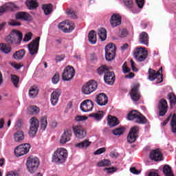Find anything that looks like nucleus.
Here are the masks:
<instances>
[{"label":"nucleus","instance_id":"nucleus-10","mask_svg":"<svg viewBox=\"0 0 176 176\" xmlns=\"http://www.w3.org/2000/svg\"><path fill=\"white\" fill-rule=\"evenodd\" d=\"M116 46L113 43H109L105 47V58L107 61H111L115 58Z\"/></svg>","mask_w":176,"mask_h":176},{"label":"nucleus","instance_id":"nucleus-33","mask_svg":"<svg viewBox=\"0 0 176 176\" xmlns=\"http://www.w3.org/2000/svg\"><path fill=\"white\" fill-rule=\"evenodd\" d=\"M88 41L91 45H96L97 43V34L95 31H91L88 34Z\"/></svg>","mask_w":176,"mask_h":176},{"label":"nucleus","instance_id":"nucleus-47","mask_svg":"<svg viewBox=\"0 0 176 176\" xmlns=\"http://www.w3.org/2000/svg\"><path fill=\"white\" fill-rule=\"evenodd\" d=\"M123 133H124V128L123 127L116 129L113 131V134H114V135H122Z\"/></svg>","mask_w":176,"mask_h":176},{"label":"nucleus","instance_id":"nucleus-20","mask_svg":"<svg viewBox=\"0 0 176 176\" xmlns=\"http://www.w3.org/2000/svg\"><path fill=\"white\" fill-rule=\"evenodd\" d=\"M170 120V127L172 133H176V115L169 116L168 118L162 123V126H166Z\"/></svg>","mask_w":176,"mask_h":176},{"label":"nucleus","instance_id":"nucleus-52","mask_svg":"<svg viewBox=\"0 0 176 176\" xmlns=\"http://www.w3.org/2000/svg\"><path fill=\"white\" fill-rule=\"evenodd\" d=\"M136 4L139 9H142L145 4V0H135Z\"/></svg>","mask_w":176,"mask_h":176},{"label":"nucleus","instance_id":"nucleus-46","mask_svg":"<svg viewBox=\"0 0 176 176\" xmlns=\"http://www.w3.org/2000/svg\"><path fill=\"white\" fill-rule=\"evenodd\" d=\"M0 50L3 52V53H5L6 54H8V53H10V47L3 44L1 43L0 44Z\"/></svg>","mask_w":176,"mask_h":176},{"label":"nucleus","instance_id":"nucleus-29","mask_svg":"<svg viewBox=\"0 0 176 176\" xmlns=\"http://www.w3.org/2000/svg\"><path fill=\"white\" fill-rule=\"evenodd\" d=\"M14 140L16 142H21L24 140V132L22 130H18L14 133Z\"/></svg>","mask_w":176,"mask_h":176},{"label":"nucleus","instance_id":"nucleus-37","mask_svg":"<svg viewBox=\"0 0 176 176\" xmlns=\"http://www.w3.org/2000/svg\"><path fill=\"white\" fill-rule=\"evenodd\" d=\"M24 56H25V50H20L13 54V58L15 60H21Z\"/></svg>","mask_w":176,"mask_h":176},{"label":"nucleus","instance_id":"nucleus-42","mask_svg":"<svg viewBox=\"0 0 176 176\" xmlns=\"http://www.w3.org/2000/svg\"><path fill=\"white\" fill-rule=\"evenodd\" d=\"M163 172L166 176H174L173 172H171V168L168 165H165L164 166Z\"/></svg>","mask_w":176,"mask_h":176},{"label":"nucleus","instance_id":"nucleus-9","mask_svg":"<svg viewBox=\"0 0 176 176\" xmlns=\"http://www.w3.org/2000/svg\"><path fill=\"white\" fill-rule=\"evenodd\" d=\"M40 41L41 37H36L28 45L29 53L30 54H31V56H35L38 54V51L39 50Z\"/></svg>","mask_w":176,"mask_h":176},{"label":"nucleus","instance_id":"nucleus-36","mask_svg":"<svg viewBox=\"0 0 176 176\" xmlns=\"http://www.w3.org/2000/svg\"><path fill=\"white\" fill-rule=\"evenodd\" d=\"M26 6L30 10L36 9V8L38 6V1H36V0H26Z\"/></svg>","mask_w":176,"mask_h":176},{"label":"nucleus","instance_id":"nucleus-55","mask_svg":"<svg viewBox=\"0 0 176 176\" xmlns=\"http://www.w3.org/2000/svg\"><path fill=\"white\" fill-rule=\"evenodd\" d=\"M124 3L126 8H133V1L132 0H124Z\"/></svg>","mask_w":176,"mask_h":176},{"label":"nucleus","instance_id":"nucleus-24","mask_svg":"<svg viewBox=\"0 0 176 176\" xmlns=\"http://www.w3.org/2000/svg\"><path fill=\"white\" fill-rule=\"evenodd\" d=\"M16 9V4L13 3H6L0 6V16H2L7 10H14Z\"/></svg>","mask_w":176,"mask_h":176},{"label":"nucleus","instance_id":"nucleus-51","mask_svg":"<svg viewBox=\"0 0 176 176\" xmlns=\"http://www.w3.org/2000/svg\"><path fill=\"white\" fill-rule=\"evenodd\" d=\"M32 39V34L29 32L25 34V36L23 38V42H30Z\"/></svg>","mask_w":176,"mask_h":176},{"label":"nucleus","instance_id":"nucleus-62","mask_svg":"<svg viewBox=\"0 0 176 176\" xmlns=\"http://www.w3.org/2000/svg\"><path fill=\"white\" fill-rule=\"evenodd\" d=\"M12 67L15 68V69H20L21 68V65L20 64H12Z\"/></svg>","mask_w":176,"mask_h":176},{"label":"nucleus","instance_id":"nucleus-40","mask_svg":"<svg viewBox=\"0 0 176 176\" xmlns=\"http://www.w3.org/2000/svg\"><path fill=\"white\" fill-rule=\"evenodd\" d=\"M43 10L46 16L50 14L53 12V6L52 4H45L43 6Z\"/></svg>","mask_w":176,"mask_h":176},{"label":"nucleus","instance_id":"nucleus-25","mask_svg":"<svg viewBox=\"0 0 176 176\" xmlns=\"http://www.w3.org/2000/svg\"><path fill=\"white\" fill-rule=\"evenodd\" d=\"M150 159L155 162H160L163 159V155L159 149L153 150L150 153Z\"/></svg>","mask_w":176,"mask_h":176},{"label":"nucleus","instance_id":"nucleus-27","mask_svg":"<svg viewBox=\"0 0 176 176\" xmlns=\"http://www.w3.org/2000/svg\"><path fill=\"white\" fill-rule=\"evenodd\" d=\"M15 18L16 20H24L25 21H27L31 19V15L27 12H19L16 14Z\"/></svg>","mask_w":176,"mask_h":176},{"label":"nucleus","instance_id":"nucleus-11","mask_svg":"<svg viewBox=\"0 0 176 176\" xmlns=\"http://www.w3.org/2000/svg\"><path fill=\"white\" fill-rule=\"evenodd\" d=\"M163 72V68L160 67L158 72H156L152 69H148V80L153 81L155 79L157 80V83H162L163 82V77L160 75Z\"/></svg>","mask_w":176,"mask_h":176},{"label":"nucleus","instance_id":"nucleus-26","mask_svg":"<svg viewBox=\"0 0 176 176\" xmlns=\"http://www.w3.org/2000/svg\"><path fill=\"white\" fill-rule=\"evenodd\" d=\"M104 80L107 85H113L115 82V74L113 72H108L104 76Z\"/></svg>","mask_w":176,"mask_h":176},{"label":"nucleus","instance_id":"nucleus-63","mask_svg":"<svg viewBox=\"0 0 176 176\" xmlns=\"http://www.w3.org/2000/svg\"><path fill=\"white\" fill-rule=\"evenodd\" d=\"M125 78L126 79H131V78H134V73H130L129 74L126 75Z\"/></svg>","mask_w":176,"mask_h":176},{"label":"nucleus","instance_id":"nucleus-60","mask_svg":"<svg viewBox=\"0 0 176 176\" xmlns=\"http://www.w3.org/2000/svg\"><path fill=\"white\" fill-rule=\"evenodd\" d=\"M104 171H107V174H111V173H115V168H105Z\"/></svg>","mask_w":176,"mask_h":176},{"label":"nucleus","instance_id":"nucleus-22","mask_svg":"<svg viewBox=\"0 0 176 176\" xmlns=\"http://www.w3.org/2000/svg\"><path fill=\"white\" fill-rule=\"evenodd\" d=\"M60 96H61V89H57L52 93L50 101L53 107H56V105H57Z\"/></svg>","mask_w":176,"mask_h":176},{"label":"nucleus","instance_id":"nucleus-3","mask_svg":"<svg viewBox=\"0 0 176 176\" xmlns=\"http://www.w3.org/2000/svg\"><path fill=\"white\" fill-rule=\"evenodd\" d=\"M98 85L94 80H90L87 83L84 84L82 87L81 91L83 94L89 96L94 93L95 90H97Z\"/></svg>","mask_w":176,"mask_h":176},{"label":"nucleus","instance_id":"nucleus-17","mask_svg":"<svg viewBox=\"0 0 176 176\" xmlns=\"http://www.w3.org/2000/svg\"><path fill=\"white\" fill-rule=\"evenodd\" d=\"M73 131L76 138L82 140L86 137V131H85L83 127L80 126H74L73 128Z\"/></svg>","mask_w":176,"mask_h":176},{"label":"nucleus","instance_id":"nucleus-28","mask_svg":"<svg viewBox=\"0 0 176 176\" xmlns=\"http://www.w3.org/2000/svg\"><path fill=\"white\" fill-rule=\"evenodd\" d=\"M90 145H91V142L87 140H85L80 143L76 144L74 146L75 148H78L79 149H87Z\"/></svg>","mask_w":176,"mask_h":176},{"label":"nucleus","instance_id":"nucleus-58","mask_svg":"<svg viewBox=\"0 0 176 176\" xmlns=\"http://www.w3.org/2000/svg\"><path fill=\"white\" fill-rule=\"evenodd\" d=\"M130 171L132 173V174H135L136 175H138V174L141 173V170H136L134 167L131 168Z\"/></svg>","mask_w":176,"mask_h":176},{"label":"nucleus","instance_id":"nucleus-1","mask_svg":"<svg viewBox=\"0 0 176 176\" xmlns=\"http://www.w3.org/2000/svg\"><path fill=\"white\" fill-rule=\"evenodd\" d=\"M67 159L68 151L67 148L63 147L57 148L52 155V162L54 163H57L58 164L65 163Z\"/></svg>","mask_w":176,"mask_h":176},{"label":"nucleus","instance_id":"nucleus-30","mask_svg":"<svg viewBox=\"0 0 176 176\" xmlns=\"http://www.w3.org/2000/svg\"><path fill=\"white\" fill-rule=\"evenodd\" d=\"M139 42L143 45H148L149 42V36L148 33L143 32L139 36Z\"/></svg>","mask_w":176,"mask_h":176},{"label":"nucleus","instance_id":"nucleus-14","mask_svg":"<svg viewBox=\"0 0 176 176\" xmlns=\"http://www.w3.org/2000/svg\"><path fill=\"white\" fill-rule=\"evenodd\" d=\"M72 137V131L69 129H66L60 135V138L59 139V142L62 145H64L67 144V142H69V141H71Z\"/></svg>","mask_w":176,"mask_h":176},{"label":"nucleus","instance_id":"nucleus-16","mask_svg":"<svg viewBox=\"0 0 176 176\" xmlns=\"http://www.w3.org/2000/svg\"><path fill=\"white\" fill-rule=\"evenodd\" d=\"M138 87H140V85L138 83L133 84L132 85V89L130 91V96L133 101H138V100L141 98L140 92H138Z\"/></svg>","mask_w":176,"mask_h":176},{"label":"nucleus","instance_id":"nucleus-54","mask_svg":"<svg viewBox=\"0 0 176 176\" xmlns=\"http://www.w3.org/2000/svg\"><path fill=\"white\" fill-rule=\"evenodd\" d=\"M122 71L124 74H129L130 72V68L127 67V63H124L122 65Z\"/></svg>","mask_w":176,"mask_h":176},{"label":"nucleus","instance_id":"nucleus-64","mask_svg":"<svg viewBox=\"0 0 176 176\" xmlns=\"http://www.w3.org/2000/svg\"><path fill=\"white\" fill-rule=\"evenodd\" d=\"M7 176H19V175L13 171L10 172L7 174Z\"/></svg>","mask_w":176,"mask_h":176},{"label":"nucleus","instance_id":"nucleus-31","mask_svg":"<svg viewBox=\"0 0 176 176\" xmlns=\"http://www.w3.org/2000/svg\"><path fill=\"white\" fill-rule=\"evenodd\" d=\"M107 122L110 127H115V126H118V124H119V120L118 118L111 116H109L107 117Z\"/></svg>","mask_w":176,"mask_h":176},{"label":"nucleus","instance_id":"nucleus-43","mask_svg":"<svg viewBox=\"0 0 176 176\" xmlns=\"http://www.w3.org/2000/svg\"><path fill=\"white\" fill-rule=\"evenodd\" d=\"M109 72V69L106 65H102L98 69V74L99 75H105V74H107Z\"/></svg>","mask_w":176,"mask_h":176},{"label":"nucleus","instance_id":"nucleus-6","mask_svg":"<svg viewBox=\"0 0 176 176\" xmlns=\"http://www.w3.org/2000/svg\"><path fill=\"white\" fill-rule=\"evenodd\" d=\"M133 56L137 61H144L148 57V51L142 47H138L133 52Z\"/></svg>","mask_w":176,"mask_h":176},{"label":"nucleus","instance_id":"nucleus-57","mask_svg":"<svg viewBox=\"0 0 176 176\" xmlns=\"http://www.w3.org/2000/svg\"><path fill=\"white\" fill-rule=\"evenodd\" d=\"M16 127H19V129H21L23 127V120L19 119L16 122L15 124Z\"/></svg>","mask_w":176,"mask_h":176},{"label":"nucleus","instance_id":"nucleus-19","mask_svg":"<svg viewBox=\"0 0 176 176\" xmlns=\"http://www.w3.org/2000/svg\"><path fill=\"white\" fill-rule=\"evenodd\" d=\"M95 101L98 105L102 107L108 104V97L105 94L101 93L96 96Z\"/></svg>","mask_w":176,"mask_h":176},{"label":"nucleus","instance_id":"nucleus-49","mask_svg":"<svg viewBox=\"0 0 176 176\" xmlns=\"http://www.w3.org/2000/svg\"><path fill=\"white\" fill-rule=\"evenodd\" d=\"M8 25L12 27H20V25H21V23L16 20L11 19L8 21Z\"/></svg>","mask_w":176,"mask_h":176},{"label":"nucleus","instance_id":"nucleus-4","mask_svg":"<svg viewBox=\"0 0 176 176\" xmlns=\"http://www.w3.org/2000/svg\"><path fill=\"white\" fill-rule=\"evenodd\" d=\"M127 118L129 120H133L135 123H138L139 124H144V123H146V118L137 111H131L128 114Z\"/></svg>","mask_w":176,"mask_h":176},{"label":"nucleus","instance_id":"nucleus-12","mask_svg":"<svg viewBox=\"0 0 176 176\" xmlns=\"http://www.w3.org/2000/svg\"><path fill=\"white\" fill-rule=\"evenodd\" d=\"M30 148H31L30 144H24L18 146L14 149L15 156H16V157H20V156H24V155H27V153L30 152Z\"/></svg>","mask_w":176,"mask_h":176},{"label":"nucleus","instance_id":"nucleus-41","mask_svg":"<svg viewBox=\"0 0 176 176\" xmlns=\"http://www.w3.org/2000/svg\"><path fill=\"white\" fill-rule=\"evenodd\" d=\"M98 167H108L111 166V161L109 160H102L97 163Z\"/></svg>","mask_w":176,"mask_h":176},{"label":"nucleus","instance_id":"nucleus-45","mask_svg":"<svg viewBox=\"0 0 176 176\" xmlns=\"http://www.w3.org/2000/svg\"><path fill=\"white\" fill-rule=\"evenodd\" d=\"M168 98L170 102V107H174L176 103V96L173 93H170L168 95Z\"/></svg>","mask_w":176,"mask_h":176},{"label":"nucleus","instance_id":"nucleus-5","mask_svg":"<svg viewBox=\"0 0 176 176\" xmlns=\"http://www.w3.org/2000/svg\"><path fill=\"white\" fill-rule=\"evenodd\" d=\"M26 166L28 171L30 174H34L38 170V167H39V159L38 157H29L27 160Z\"/></svg>","mask_w":176,"mask_h":176},{"label":"nucleus","instance_id":"nucleus-61","mask_svg":"<svg viewBox=\"0 0 176 176\" xmlns=\"http://www.w3.org/2000/svg\"><path fill=\"white\" fill-rule=\"evenodd\" d=\"M64 60V55L58 56L56 57V63H58L60 61H63Z\"/></svg>","mask_w":176,"mask_h":176},{"label":"nucleus","instance_id":"nucleus-38","mask_svg":"<svg viewBox=\"0 0 176 176\" xmlns=\"http://www.w3.org/2000/svg\"><path fill=\"white\" fill-rule=\"evenodd\" d=\"M91 118H94L95 120H101L104 118V111H99L96 113H92L89 115Z\"/></svg>","mask_w":176,"mask_h":176},{"label":"nucleus","instance_id":"nucleus-7","mask_svg":"<svg viewBox=\"0 0 176 176\" xmlns=\"http://www.w3.org/2000/svg\"><path fill=\"white\" fill-rule=\"evenodd\" d=\"M30 130L28 134L30 137H34L36 133H38V129H39V120L36 117H32L29 120Z\"/></svg>","mask_w":176,"mask_h":176},{"label":"nucleus","instance_id":"nucleus-56","mask_svg":"<svg viewBox=\"0 0 176 176\" xmlns=\"http://www.w3.org/2000/svg\"><path fill=\"white\" fill-rule=\"evenodd\" d=\"M106 149L104 147L100 148L98 150H96L94 153V155H101L102 153H104L105 152Z\"/></svg>","mask_w":176,"mask_h":176},{"label":"nucleus","instance_id":"nucleus-32","mask_svg":"<svg viewBox=\"0 0 176 176\" xmlns=\"http://www.w3.org/2000/svg\"><path fill=\"white\" fill-rule=\"evenodd\" d=\"M39 93V89L36 86H32L29 89V97L30 98H35Z\"/></svg>","mask_w":176,"mask_h":176},{"label":"nucleus","instance_id":"nucleus-34","mask_svg":"<svg viewBox=\"0 0 176 176\" xmlns=\"http://www.w3.org/2000/svg\"><path fill=\"white\" fill-rule=\"evenodd\" d=\"M39 107L36 106H30L27 109L28 115H38L39 113Z\"/></svg>","mask_w":176,"mask_h":176},{"label":"nucleus","instance_id":"nucleus-23","mask_svg":"<svg viewBox=\"0 0 176 176\" xmlns=\"http://www.w3.org/2000/svg\"><path fill=\"white\" fill-rule=\"evenodd\" d=\"M110 24L113 28L120 25V24H122V17L119 14H113L111 16Z\"/></svg>","mask_w":176,"mask_h":176},{"label":"nucleus","instance_id":"nucleus-35","mask_svg":"<svg viewBox=\"0 0 176 176\" xmlns=\"http://www.w3.org/2000/svg\"><path fill=\"white\" fill-rule=\"evenodd\" d=\"M98 34L99 36V39L104 42L107 39V30L103 28H100L98 30Z\"/></svg>","mask_w":176,"mask_h":176},{"label":"nucleus","instance_id":"nucleus-13","mask_svg":"<svg viewBox=\"0 0 176 176\" xmlns=\"http://www.w3.org/2000/svg\"><path fill=\"white\" fill-rule=\"evenodd\" d=\"M75 76V69L72 66H67L62 74L63 80L69 81Z\"/></svg>","mask_w":176,"mask_h":176},{"label":"nucleus","instance_id":"nucleus-53","mask_svg":"<svg viewBox=\"0 0 176 176\" xmlns=\"http://www.w3.org/2000/svg\"><path fill=\"white\" fill-rule=\"evenodd\" d=\"M76 122H83V120H87V117L85 116H77L75 118Z\"/></svg>","mask_w":176,"mask_h":176},{"label":"nucleus","instance_id":"nucleus-18","mask_svg":"<svg viewBox=\"0 0 176 176\" xmlns=\"http://www.w3.org/2000/svg\"><path fill=\"white\" fill-rule=\"evenodd\" d=\"M138 126H133L131 128L128 136L127 141L129 144H133L137 140V133H138Z\"/></svg>","mask_w":176,"mask_h":176},{"label":"nucleus","instance_id":"nucleus-59","mask_svg":"<svg viewBox=\"0 0 176 176\" xmlns=\"http://www.w3.org/2000/svg\"><path fill=\"white\" fill-rule=\"evenodd\" d=\"M131 67L132 71H133V72H137L138 71V69H137L135 68V63H134V61L133 60H131Z\"/></svg>","mask_w":176,"mask_h":176},{"label":"nucleus","instance_id":"nucleus-15","mask_svg":"<svg viewBox=\"0 0 176 176\" xmlns=\"http://www.w3.org/2000/svg\"><path fill=\"white\" fill-rule=\"evenodd\" d=\"M80 108L82 112H90L93 111L94 104L93 103V101L87 99L81 102Z\"/></svg>","mask_w":176,"mask_h":176},{"label":"nucleus","instance_id":"nucleus-50","mask_svg":"<svg viewBox=\"0 0 176 176\" xmlns=\"http://www.w3.org/2000/svg\"><path fill=\"white\" fill-rule=\"evenodd\" d=\"M52 82L54 85H57L60 82V75L58 74H55L52 78Z\"/></svg>","mask_w":176,"mask_h":176},{"label":"nucleus","instance_id":"nucleus-48","mask_svg":"<svg viewBox=\"0 0 176 176\" xmlns=\"http://www.w3.org/2000/svg\"><path fill=\"white\" fill-rule=\"evenodd\" d=\"M66 14H67V16H69V17H71L72 19L77 18L76 13L72 10L67 9L66 10Z\"/></svg>","mask_w":176,"mask_h":176},{"label":"nucleus","instance_id":"nucleus-44","mask_svg":"<svg viewBox=\"0 0 176 176\" xmlns=\"http://www.w3.org/2000/svg\"><path fill=\"white\" fill-rule=\"evenodd\" d=\"M41 129L43 131L46 130V127L47 126V118L45 116L41 117Z\"/></svg>","mask_w":176,"mask_h":176},{"label":"nucleus","instance_id":"nucleus-2","mask_svg":"<svg viewBox=\"0 0 176 176\" xmlns=\"http://www.w3.org/2000/svg\"><path fill=\"white\" fill-rule=\"evenodd\" d=\"M23 41V33L17 30H13L6 38V42L8 45H20Z\"/></svg>","mask_w":176,"mask_h":176},{"label":"nucleus","instance_id":"nucleus-39","mask_svg":"<svg viewBox=\"0 0 176 176\" xmlns=\"http://www.w3.org/2000/svg\"><path fill=\"white\" fill-rule=\"evenodd\" d=\"M10 80L12 85L17 89L20 87V85H19V83H20V78L16 75H11L10 76Z\"/></svg>","mask_w":176,"mask_h":176},{"label":"nucleus","instance_id":"nucleus-8","mask_svg":"<svg viewBox=\"0 0 176 176\" xmlns=\"http://www.w3.org/2000/svg\"><path fill=\"white\" fill-rule=\"evenodd\" d=\"M59 30H62L63 32L69 33L75 30V23L69 20L60 22L58 25Z\"/></svg>","mask_w":176,"mask_h":176},{"label":"nucleus","instance_id":"nucleus-21","mask_svg":"<svg viewBox=\"0 0 176 176\" xmlns=\"http://www.w3.org/2000/svg\"><path fill=\"white\" fill-rule=\"evenodd\" d=\"M158 108L160 111V116H164L166 113H167V109L168 108L167 101L165 99H161L160 100Z\"/></svg>","mask_w":176,"mask_h":176}]
</instances>
